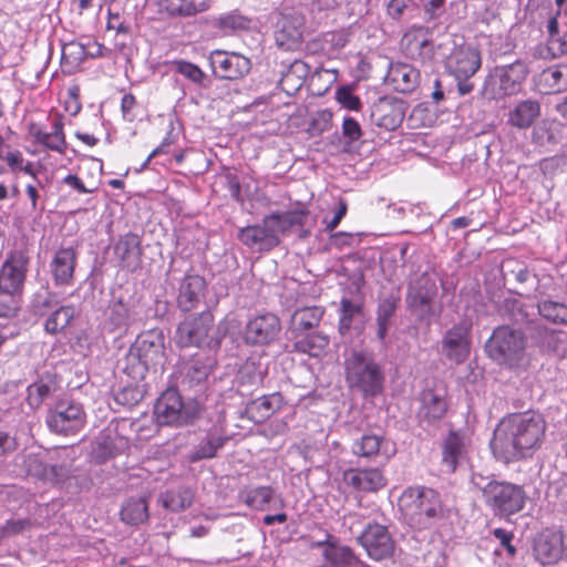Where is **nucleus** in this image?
<instances>
[{"instance_id":"f257e3e1","label":"nucleus","mask_w":567,"mask_h":567,"mask_svg":"<svg viewBox=\"0 0 567 567\" xmlns=\"http://www.w3.org/2000/svg\"><path fill=\"white\" fill-rule=\"evenodd\" d=\"M545 430L546 423L540 414L527 412L511 415L494 431L492 450L504 462L520 458L540 445Z\"/></svg>"},{"instance_id":"f03ea898","label":"nucleus","mask_w":567,"mask_h":567,"mask_svg":"<svg viewBox=\"0 0 567 567\" xmlns=\"http://www.w3.org/2000/svg\"><path fill=\"white\" fill-rule=\"evenodd\" d=\"M485 352L496 364L508 369H525L530 362L527 336L508 324L493 330L485 343Z\"/></svg>"},{"instance_id":"7ed1b4c3","label":"nucleus","mask_w":567,"mask_h":567,"mask_svg":"<svg viewBox=\"0 0 567 567\" xmlns=\"http://www.w3.org/2000/svg\"><path fill=\"white\" fill-rule=\"evenodd\" d=\"M400 508L411 526L419 529L432 527L445 516L441 494L426 486L405 488L399 499Z\"/></svg>"},{"instance_id":"20e7f679","label":"nucleus","mask_w":567,"mask_h":567,"mask_svg":"<svg viewBox=\"0 0 567 567\" xmlns=\"http://www.w3.org/2000/svg\"><path fill=\"white\" fill-rule=\"evenodd\" d=\"M472 484L481 491L485 505L495 515L509 516L520 512L525 506L527 496L520 485L488 480L480 474L472 476Z\"/></svg>"},{"instance_id":"39448f33","label":"nucleus","mask_w":567,"mask_h":567,"mask_svg":"<svg viewBox=\"0 0 567 567\" xmlns=\"http://www.w3.org/2000/svg\"><path fill=\"white\" fill-rule=\"evenodd\" d=\"M223 336L215 329L214 316L209 310L188 315L182 320L174 340L181 348L197 347L216 349Z\"/></svg>"},{"instance_id":"423d86ee","label":"nucleus","mask_w":567,"mask_h":567,"mask_svg":"<svg viewBox=\"0 0 567 567\" xmlns=\"http://www.w3.org/2000/svg\"><path fill=\"white\" fill-rule=\"evenodd\" d=\"M346 378L351 388L359 389L365 396L380 393L384 381L379 364L362 351H353L346 359Z\"/></svg>"},{"instance_id":"0eeeda50","label":"nucleus","mask_w":567,"mask_h":567,"mask_svg":"<svg viewBox=\"0 0 567 567\" xmlns=\"http://www.w3.org/2000/svg\"><path fill=\"white\" fill-rule=\"evenodd\" d=\"M202 404L196 400L184 402L179 393L168 389L154 405V415L159 425H185L199 416Z\"/></svg>"},{"instance_id":"6e6552de","label":"nucleus","mask_w":567,"mask_h":567,"mask_svg":"<svg viewBox=\"0 0 567 567\" xmlns=\"http://www.w3.org/2000/svg\"><path fill=\"white\" fill-rule=\"evenodd\" d=\"M527 74L528 68L522 60L495 66L485 79L484 94L493 100L517 94Z\"/></svg>"},{"instance_id":"1a4fd4ad","label":"nucleus","mask_w":567,"mask_h":567,"mask_svg":"<svg viewBox=\"0 0 567 567\" xmlns=\"http://www.w3.org/2000/svg\"><path fill=\"white\" fill-rule=\"evenodd\" d=\"M164 336L159 330L141 333L130 348L126 361L132 365L135 377H143L150 367L159 363L164 357Z\"/></svg>"},{"instance_id":"9d476101","label":"nucleus","mask_w":567,"mask_h":567,"mask_svg":"<svg viewBox=\"0 0 567 567\" xmlns=\"http://www.w3.org/2000/svg\"><path fill=\"white\" fill-rule=\"evenodd\" d=\"M29 264L30 256L27 249L11 250L0 268V291L21 297Z\"/></svg>"},{"instance_id":"9b49d317","label":"nucleus","mask_w":567,"mask_h":567,"mask_svg":"<svg viewBox=\"0 0 567 567\" xmlns=\"http://www.w3.org/2000/svg\"><path fill=\"white\" fill-rule=\"evenodd\" d=\"M472 323L462 320L449 328L441 340V352L455 364L464 363L471 353Z\"/></svg>"},{"instance_id":"f8f14e48","label":"nucleus","mask_w":567,"mask_h":567,"mask_svg":"<svg viewBox=\"0 0 567 567\" xmlns=\"http://www.w3.org/2000/svg\"><path fill=\"white\" fill-rule=\"evenodd\" d=\"M49 429L59 434H74L83 429L85 413L82 404L74 401H60L47 415Z\"/></svg>"},{"instance_id":"ddd939ff","label":"nucleus","mask_w":567,"mask_h":567,"mask_svg":"<svg viewBox=\"0 0 567 567\" xmlns=\"http://www.w3.org/2000/svg\"><path fill=\"white\" fill-rule=\"evenodd\" d=\"M138 320L137 305L123 295H113L104 311V329L110 332L126 331Z\"/></svg>"},{"instance_id":"4468645a","label":"nucleus","mask_w":567,"mask_h":567,"mask_svg":"<svg viewBox=\"0 0 567 567\" xmlns=\"http://www.w3.org/2000/svg\"><path fill=\"white\" fill-rule=\"evenodd\" d=\"M208 59L214 75L224 80L240 79L251 69L250 60L236 52L215 50Z\"/></svg>"},{"instance_id":"2eb2a0df","label":"nucleus","mask_w":567,"mask_h":567,"mask_svg":"<svg viewBox=\"0 0 567 567\" xmlns=\"http://www.w3.org/2000/svg\"><path fill=\"white\" fill-rule=\"evenodd\" d=\"M280 331V319L268 312L256 316L247 322L244 340L249 346H268L278 339Z\"/></svg>"},{"instance_id":"dca6fc26","label":"nucleus","mask_w":567,"mask_h":567,"mask_svg":"<svg viewBox=\"0 0 567 567\" xmlns=\"http://www.w3.org/2000/svg\"><path fill=\"white\" fill-rule=\"evenodd\" d=\"M359 543L367 550L370 558L374 560L386 559L394 551V542L385 526L369 524L358 537Z\"/></svg>"},{"instance_id":"f3484780","label":"nucleus","mask_w":567,"mask_h":567,"mask_svg":"<svg viewBox=\"0 0 567 567\" xmlns=\"http://www.w3.org/2000/svg\"><path fill=\"white\" fill-rule=\"evenodd\" d=\"M481 64L480 51L470 45L454 49L446 61L449 72L456 80H468L478 71Z\"/></svg>"},{"instance_id":"a211bd4d","label":"nucleus","mask_w":567,"mask_h":567,"mask_svg":"<svg viewBox=\"0 0 567 567\" xmlns=\"http://www.w3.org/2000/svg\"><path fill=\"white\" fill-rule=\"evenodd\" d=\"M447 411V402L443 390H424L420 396L417 421L427 427L441 421Z\"/></svg>"},{"instance_id":"6ab92c4d","label":"nucleus","mask_w":567,"mask_h":567,"mask_svg":"<svg viewBox=\"0 0 567 567\" xmlns=\"http://www.w3.org/2000/svg\"><path fill=\"white\" fill-rule=\"evenodd\" d=\"M237 237L243 245L257 251L271 250L280 243V239L274 235V229L266 216L261 224L240 228Z\"/></svg>"},{"instance_id":"aec40b11","label":"nucleus","mask_w":567,"mask_h":567,"mask_svg":"<svg viewBox=\"0 0 567 567\" xmlns=\"http://www.w3.org/2000/svg\"><path fill=\"white\" fill-rule=\"evenodd\" d=\"M436 295L435 284L426 276H421L409 287L408 303L421 317H430L435 313L433 299Z\"/></svg>"},{"instance_id":"412c9836","label":"nucleus","mask_w":567,"mask_h":567,"mask_svg":"<svg viewBox=\"0 0 567 567\" xmlns=\"http://www.w3.org/2000/svg\"><path fill=\"white\" fill-rule=\"evenodd\" d=\"M118 267L135 271L142 265L141 238L133 233L121 236L113 246Z\"/></svg>"},{"instance_id":"4be33fe9","label":"nucleus","mask_w":567,"mask_h":567,"mask_svg":"<svg viewBox=\"0 0 567 567\" xmlns=\"http://www.w3.org/2000/svg\"><path fill=\"white\" fill-rule=\"evenodd\" d=\"M303 18L299 14H284L278 22L275 41L284 51H293L299 48L303 34Z\"/></svg>"},{"instance_id":"5701e85b","label":"nucleus","mask_w":567,"mask_h":567,"mask_svg":"<svg viewBox=\"0 0 567 567\" xmlns=\"http://www.w3.org/2000/svg\"><path fill=\"white\" fill-rule=\"evenodd\" d=\"M343 482L358 492L374 493L386 485L379 468H349L343 472Z\"/></svg>"},{"instance_id":"b1692460","label":"nucleus","mask_w":567,"mask_h":567,"mask_svg":"<svg viewBox=\"0 0 567 567\" xmlns=\"http://www.w3.org/2000/svg\"><path fill=\"white\" fill-rule=\"evenodd\" d=\"M214 359L197 355L185 362L179 370V383L185 389L203 385L212 372Z\"/></svg>"},{"instance_id":"393cba45","label":"nucleus","mask_w":567,"mask_h":567,"mask_svg":"<svg viewBox=\"0 0 567 567\" xmlns=\"http://www.w3.org/2000/svg\"><path fill=\"white\" fill-rule=\"evenodd\" d=\"M205 290L206 281L204 277L199 275H186L179 284L177 307L184 312L192 311L199 305Z\"/></svg>"},{"instance_id":"a878e982","label":"nucleus","mask_w":567,"mask_h":567,"mask_svg":"<svg viewBox=\"0 0 567 567\" xmlns=\"http://www.w3.org/2000/svg\"><path fill=\"white\" fill-rule=\"evenodd\" d=\"M76 265V252L72 247L60 248L50 264L55 285H71Z\"/></svg>"},{"instance_id":"bb28decb","label":"nucleus","mask_w":567,"mask_h":567,"mask_svg":"<svg viewBox=\"0 0 567 567\" xmlns=\"http://www.w3.org/2000/svg\"><path fill=\"white\" fill-rule=\"evenodd\" d=\"M534 554L543 565L557 563L564 555L563 536L555 532L542 534L535 543Z\"/></svg>"},{"instance_id":"cd10ccee","label":"nucleus","mask_w":567,"mask_h":567,"mask_svg":"<svg viewBox=\"0 0 567 567\" xmlns=\"http://www.w3.org/2000/svg\"><path fill=\"white\" fill-rule=\"evenodd\" d=\"M386 80L394 90L402 93L414 91L420 81V71L406 63H392L389 68Z\"/></svg>"},{"instance_id":"c85d7f7f","label":"nucleus","mask_w":567,"mask_h":567,"mask_svg":"<svg viewBox=\"0 0 567 567\" xmlns=\"http://www.w3.org/2000/svg\"><path fill=\"white\" fill-rule=\"evenodd\" d=\"M405 115L402 102H380L372 111L374 124L386 131H394L403 122Z\"/></svg>"},{"instance_id":"c756f323","label":"nucleus","mask_w":567,"mask_h":567,"mask_svg":"<svg viewBox=\"0 0 567 567\" xmlns=\"http://www.w3.org/2000/svg\"><path fill=\"white\" fill-rule=\"evenodd\" d=\"M540 116V103L536 100L518 102L508 113L507 122L513 127L526 130Z\"/></svg>"},{"instance_id":"7c9ffc66","label":"nucleus","mask_w":567,"mask_h":567,"mask_svg":"<svg viewBox=\"0 0 567 567\" xmlns=\"http://www.w3.org/2000/svg\"><path fill=\"white\" fill-rule=\"evenodd\" d=\"M309 212L305 208H298L285 213H274L266 216L268 224L274 229V235L279 238L280 235L289 233L295 227L305 225Z\"/></svg>"},{"instance_id":"2f4dec72","label":"nucleus","mask_w":567,"mask_h":567,"mask_svg":"<svg viewBox=\"0 0 567 567\" xmlns=\"http://www.w3.org/2000/svg\"><path fill=\"white\" fill-rule=\"evenodd\" d=\"M121 520L130 526H138L148 520V497L132 496L126 498L120 511Z\"/></svg>"},{"instance_id":"473e14b6","label":"nucleus","mask_w":567,"mask_h":567,"mask_svg":"<svg viewBox=\"0 0 567 567\" xmlns=\"http://www.w3.org/2000/svg\"><path fill=\"white\" fill-rule=\"evenodd\" d=\"M322 555L330 567H364L350 547L337 543L324 544Z\"/></svg>"},{"instance_id":"72a5a7b5","label":"nucleus","mask_w":567,"mask_h":567,"mask_svg":"<svg viewBox=\"0 0 567 567\" xmlns=\"http://www.w3.org/2000/svg\"><path fill=\"white\" fill-rule=\"evenodd\" d=\"M281 402L282 398L279 393L262 395L249 402L246 412L255 423H261L280 408Z\"/></svg>"},{"instance_id":"f704fd0d","label":"nucleus","mask_w":567,"mask_h":567,"mask_svg":"<svg viewBox=\"0 0 567 567\" xmlns=\"http://www.w3.org/2000/svg\"><path fill=\"white\" fill-rule=\"evenodd\" d=\"M30 134L34 137L35 142L43 144L51 151L63 153L66 147L63 123L60 120L53 121L51 132H44L40 126L32 124Z\"/></svg>"},{"instance_id":"c9c22d12","label":"nucleus","mask_w":567,"mask_h":567,"mask_svg":"<svg viewBox=\"0 0 567 567\" xmlns=\"http://www.w3.org/2000/svg\"><path fill=\"white\" fill-rule=\"evenodd\" d=\"M159 10L172 17H190L208 9V0H159Z\"/></svg>"},{"instance_id":"e433bc0d","label":"nucleus","mask_w":567,"mask_h":567,"mask_svg":"<svg viewBox=\"0 0 567 567\" xmlns=\"http://www.w3.org/2000/svg\"><path fill=\"white\" fill-rule=\"evenodd\" d=\"M539 85L545 93H558L567 90V64H559L544 70L539 74Z\"/></svg>"},{"instance_id":"4c0bfd02","label":"nucleus","mask_w":567,"mask_h":567,"mask_svg":"<svg viewBox=\"0 0 567 567\" xmlns=\"http://www.w3.org/2000/svg\"><path fill=\"white\" fill-rule=\"evenodd\" d=\"M249 19L238 11H231L212 19V25L217 28L223 35H230L235 32L247 30Z\"/></svg>"},{"instance_id":"58836bf2","label":"nucleus","mask_w":567,"mask_h":567,"mask_svg":"<svg viewBox=\"0 0 567 567\" xmlns=\"http://www.w3.org/2000/svg\"><path fill=\"white\" fill-rule=\"evenodd\" d=\"M324 310L321 307H305L293 312L291 317L292 329L298 332H305L319 324Z\"/></svg>"},{"instance_id":"ea45409f","label":"nucleus","mask_w":567,"mask_h":567,"mask_svg":"<svg viewBox=\"0 0 567 567\" xmlns=\"http://www.w3.org/2000/svg\"><path fill=\"white\" fill-rule=\"evenodd\" d=\"M465 449L464 440L458 433L451 432L445 439L443 463L450 471H454L458 462L465 456Z\"/></svg>"},{"instance_id":"a19ab883","label":"nucleus","mask_w":567,"mask_h":567,"mask_svg":"<svg viewBox=\"0 0 567 567\" xmlns=\"http://www.w3.org/2000/svg\"><path fill=\"white\" fill-rule=\"evenodd\" d=\"M389 443L383 437L375 434H364L355 440L352 445V452L362 457H371L379 452L388 453Z\"/></svg>"},{"instance_id":"79ce46f5","label":"nucleus","mask_w":567,"mask_h":567,"mask_svg":"<svg viewBox=\"0 0 567 567\" xmlns=\"http://www.w3.org/2000/svg\"><path fill=\"white\" fill-rule=\"evenodd\" d=\"M193 492L187 487L168 491L161 495L159 502L163 507L172 512L184 511L193 503Z\"/></svg>"},{"instance_id":"37998d69","label":"nucleus","mask_w":567,"mask_h":567,"mask_svg":"<svg viewBox=\"0 0 567 567\" xmlns=\"http://www.w3.org/2000/svg\"><path fill=\"white\" fill-rule=\"evenodd\" d=\"M87 58V48L85 44L76 41L69 42L62 48V65L69 72L76 70Z\"/></svg>"},{"instance_id":"c03bdc74","label":"nucleus","mask_w":567,"mask_h":567,"mask_svg":"<svg viewBox=\"0 0 567 567\" xmlns=\"http://www.w3.org/2000/svg\"><path fill=\"white\" fill-rule=\"evenodd\" d=\"M396 309V301L393 298H385L383 299L377 310V337L378 339L383 342L390 324H391V318L393 317Z\"/></svg>"},{"instance_id":"a18cd8bd","label":"nucleus","mask_w":567,"mask_h":567,"mask_svg":"<svg viewBox=\"0 0 567 567\" xmlns=\"http://www.w3.org/2000/svg\"><path fill=\"white\" fill-rule=\"evenodd\" d=\"M361 317V305L343 298L340 302L339 332L342 336L348 333Z\"/></svg>"},{"instance_id":"49530a36","label":"nucleus","mask_w":567,"mask_h":567,"mask_svg":"<svg viewBox=\"0 0 567 567\" xmlns=\"http://www.w3.org/2000/svg\"><path fill=\"white\" fill-rule=\"evenodd\" d=\"M76 309L72 306H61L54 310L45 321V331L56 334L63 331L74 318Z\"/></svg>"},{"instance_id":"de8ad7c7","label":"nucleus","mask_w":567,"mask_h":567,"mask_svg":"<svg viewBox=\"0 0 567 567\" xmlns=\"http://www.w3.org/2000/svg\"><path fill=\"white\" fill-rule=\"evenodd\" d=\"M225 442L226 439L220 435L208 434L206 439L196 446L192 455V461L210 458L215 456L217 451L224 446Z\"/></svg>"},{"instance_id":"09e8293b","label":"nucleus","mask_w":567,"mask_h":567,"mask_svg":"<svg viewBox=\"0 0 567 567\" xmlns=\"http://www.w3.org/2000/svg\"><path fill=\"white\" fill-rule=\"evenodd\" d=\"M274 498V489L269 486H259L245 494V503L254 509L265 511Z\"/></svg>"},{"instance_id":"8fccbe9b","label":"nucleus","mask_w":567,"mask_h":567,"mask_svg":"<svg viewBox=\"0 0 567 567\" xmlns=\"http://www.w3.org/2000/svg\"><path fill=\"white\" fill-rule=\"evenodd\" d=\"M503 312L509 320L523 324L529 321V307L516 298H508L504 301Z\"/></svg>"},{"instance_id":"3c124183","label":"nucleus","mask_w":567,"mask_h":567,"mask_svg":"<svg viewBox=\"0 0 567 567\" xmlns=\"http://www.w3.org/2000/svg\"><path fill=\"white\" fill-rule=\"evenodd\" d=\"M538 312L554 323L567 322V306L564 303L544 300L538 303Z\"/></svg>"},{"instance_id":"603ef678","label":"nucleus","mask_w":567,"mask_h":567,"mask_svg":"<svg viewBox=\"0 0 567 567\" xmlns=\"http://www.w3.org/2000/svg\"><path fill=\"white\" fill-rule=\"evenodd\" d=\"M23 465L25 472L30 476H34L41 480L48 477L49 465L44 462V458L41 454L28 453L24 455Z\"/></svg>"},{"instance_id":"864d4df0","label":"nucleus","mask_w":567,"mask_h":567,"mask_svg":"<svg viewBox=\"0 0 567 567\" xmlns=\"http://www.w3.org/2000/svg\"><path fill=\"white\" fill-rule=\"evenodd\" d=\"M329 344L328 337L323 334H310L303 340L296 343L298 350L309 353L310 355H318Z\"/></svg>"},{"instance_id":"5fc2aeb1","label":"nucleus","mask_w":567,"mask_h":567,"mask_svg":"<svg viewBox=\"0 0 567 567\" xmlns=\"http://www.w3.org/2000/svg\"><path fill=\"white\" fill-rule=\"evenodd\" d=\"M52 393V386L44 382H34L28 386V402L31 408H39Z\"/></svg>"},{"instance_id":"6e6d98bb","label":"nucleus","mask_w":567,"mask_h":567,"mask_svg":"<svg viewBox=\"0 0 567 567\" xmlns=\"http://www.w3.org/2000/svg\"><path fill=\"white\" fill-rule=\"evenodd\" d=\"M114 444L109 436H99L94 443L92 455L99 463H104L114 455Z\"/></svg>"},{"instance_id":"4d7b16f0","label":"nucleus","mask_w":567,"mask_h":567,"mask_svg":"<svg viewBox=\"0 0 567 567\" xmlns=\"http://www.w3.org/2000/svg\"><path fill=\"white\" fill-rule=\"evenodd\" d=\"M336 100L343 107L350 111H359L362 106L360 97L355 95L350 86H341L336 91Z\"/></svg>"},{"instance_id":"13d9d810","label":"nucleus","mask_w":567,"mask_h":567,"mask_svg":"<svg viewBox=\"0 0 567 567\" xmlns=\"http://www.w3.org/2000/svg\"><path fill=\"white\" fill-rule=\"evenodd\" d=\"M175 70L184 78L190 80L196 84H200L205 78L204 72L196 65L187 61L174 62Z\"/></svg>"},{"instance_id":"bf43d9fd","label":"nucleus","mask_w":567,"mask_h":567,"mask_svg":"<svg viewBox=\"0 0 567 567\" xmlns=\"http://www.w3.org/2000/svg\"><path fill=\"white\" fill-rule=\"evenodd\" d=\"M21 297L0 291V318L13 317L20 308Z\"/></svg>"},{"instance_id":"052dcab7","label":"nucleus","mask_w":567,"mask_h":567,"mask_svg":"<svg viewBox=\"0 0 567 567\" xmlns=\"http://www.w3.org/2000/svg\"><path fill=\"white\" fill-rule=\"evenodd\" d=\"M72 464L71 462H64L61 464H50L48 471V477L45 481L53 483H62L72 475Z\"/></svg>"},{"instance_id":"680f3d73","label":"nucleus","mask_w":567,"mask_h":567,"mask_svg":"<svg viewBox=\"0 0 567 567\" xmlns=\"http://www.w3.org/2000/svg\"><path fill=\"white\" fill-rule=\"evenodd\" d=\"M238 380L241 384L256 385L262 381V375L255 363L247 362L240 368Z\"/></svg>"},{"instance_id":"e2e57ef3","label":"nucleus","mask_w":567,"mask_h":567,"mask_svg":"<svg viewBox=\"0 0 567 567\" xmlns=\"http://www.w3.org/2000/svg\"><path fill=\"white\" fill-rule=\"evenodd\" d=\"M342 135L348 144L358 142L362 137V130L358 121L351 116H346L342 122Z\"/></svg>"},{"instance_id":"0e129e2a","label":"nucleus","mask_w":567,"mask_h":567,"mask_svg":"<svg viewBox=\"0 0 567 567\" xmlns=\"http://www.w3.org/2000/svg\"><path fill=\"white\" fill-rule=\"evenodd\" d=\"M33 309L37 315H44L47 310L56 305L55 297L49 291L37 292L33 299Z\"/></svg>"},{"instance_id":"69168bd1","label":"nucleus","mask_w":567,"mask_h":567,"mask_svg":"<svg viewBox=\"0 0 567 567\" xmlns=\"http://www.w3.org/2000/svg\"><path fill=\"white\" fill-rule=\"evenodd\" d=\"M493 535L499 540L501 546L507 551V555L514 557L516 554V547L512 544L514 535L503 528L494 529Z\"/></svg>"},{"instance_id":"338daca9","label":"nucleus","mask_w":567,"mask_h":567,"mask_svg":"<svg viewBox=\"0 0 567 567\" xmlns=\"http://www.w3.org/2000/svg\"><path fill=\"white\" fill-rule=\"evenodd\" d=\"M547 50L554 58L567 53V35L548 39Z\"/></svg>"},{"instance_id":"774afa93","label":"nucleus","mask_w":567,"mask_h":567,"mask_svg":"<svg viewBox=\"0 0 567 567\" xmlns=\"http://www.w3.org/2000/svg\"><path fill=\"white\" fill-rule=\"evenodd\" d=\"M29 526L30 522L28 519L8 520L1 528V534L4 537L12 536L23 532Z\"/></svg>"}]
</instances>
